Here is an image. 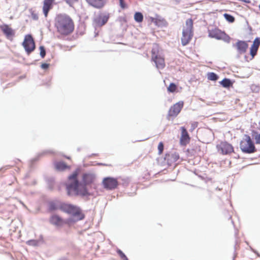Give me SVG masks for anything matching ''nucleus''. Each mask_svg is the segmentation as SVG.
I'll return each instance as SVG.
<instances>
[{"label": "nucleus", "instance_id": "obj_1", "mask_svg": "<svg viewBox=\"0 0 260 260\" xmlns=\"http://www.w3.org/2000/svg\"><path fill=\"white\" fill-rule=\"evenodd\" d=\"M79 169L75 170L68 176V182L66 189L69 196H80L82 197L90 195L87 186L92 184L95 179V175L91 173H84L82 175L81 182L78 180Z\"/></svg>", "mask_w": 260, "mask_h": 260}, {"label": "nucleus", "instance_id": "obj_2", "mask_svg": "<svg viewBox=\"0 0 260 260\" xmlns=\"http://www.w3.org/2000/svg\"><path fill=\"white\" fill-rule=\"evenodd\" d=\"M54 26L57 32L64 36L72 34L75 27L73 20L66 14H59L56 15L54 20Z\"/></svg>", "mask_w": 260, "mask_h": 260}, {"label": "nucleus", "instance_id": "obj_3", "mask_svg": "<svg viewBox=\"0 0 260 260\" xmlns=\"http://www.w3.org/2000/svg\"><path fill=\"white\" fill-rule=\"evenodd\" d=\"M193 20L192 19H188L186 20L185 24L183 26L182 36L181 38V43L183 46L188 44L193 36Z\"/></svg>", "mask_w": 260, "mask_h": 260}, {"label": "nucleus", "instance_id": "obj_4", "mask_svg": "<svg viewBox=\"0 0 260 260\" xmlns=\"http://www.w3.org/2000/svg\"><path fill=\"white\" fill-rule=\"evenodd\" d=\"M59 209L64 212L72 215L77 218V220H81L84 218L85 215L82 212L80 208L76 206L62 204L60 206Z\"/></svg>", "mask_w": 260, "mask_h": 260}, {"label": "nucleus", "instance_id": "obj_5", "mask_svg": "<svg viewBox=\"0 0 260 260\" xmlns=\"http://www.w3.org/2000/svg\"><path fill=\"white\" fill-rule=\"evenodd\" d=\"M151 53V60L155 63L156 68L158 69H163L166 66L165 58L159 52L158 45H154Z\"/></svg>", "mask_w": 260, "mask_h": 260}, {"label": "nucleus", "instance_id": "obj_6", "mask_svg": "<svg viewBox=\"0 0 260 260\" xmlns=\"http://www.w3.org/2000/svg\"><path fill=\"white\" fill-rule=\"evenodd\" d=\"M240 148L246 153H253L256 151L254 143L249 135H245L240 142Z\"/></svg>", "mask_w": 260, "mask_h": 260}, {"label": "nucleus", "instance_id": "obj_7", "mask_svg": "<svg viewBox=\"0 0 260 260\" xmlns=\"http://www.w3.org/2000/svg\"><path fill=\"white\" fill-rule=\"evenodd\" d=\"M22 45L28 55L32 52L36 48L35 41L32 36L29 34L25 36Z\"/></svg>", "mask_w": 260, "mask_h": 260}, {"label": "nucleus", "instance_id": "obj_8", "mask_svg": "<svg viewBox=\"0 0 260 260\" xmlns=\"http://www.w3.org/2000/svg\"><path fill=\"white\" fill-rule=\"evenodd\" d=\"M209 36L217 40H223L228 42L230 40V38L228 35L217 28L209 30Z\"/></svg>", "mask_w": 260, "mask_h": 260}, {"label": "nucleus", "instance_id": "obj_9", "mask_svg": "<svg viewBox=\"0 0 260 260\" xmlns=\"http://www.w3.org/2000/svg\"><path fill=\"white\" fill-rule=\"evenodd\" d=\"M104 187L107 190H113L118 186L117 179L113 177H106L102 181Z\"/></svg>", "mask_w": 260, "mask_h": 260}, {"label": "nucleus", "instance_id": "obj_10", "mask_svg": "<svg viewBox=\"0 0 260 260\" xmlns=\"http://www.w3.org/2000/svg\"><path fill=\"white\" fill-rule=\"evenodd\" d=\"M217 148L218 151L223 155L230 154L234 152V147L233 146L226 142H221L217 145Z\"/></svg>", "mask_w": 260, "mask_h": 260}, {"label": "nucleus", "instance_id": "obj_11", "mask_svg": "<svg viewBox=\"0 0 260 260\" xmlns=\"http://www.w3.org/2000/svg\"><path fill=\"white\" fill-rule=\"evenodd\" d=\"M184 102L179 101L171 106L169 110L168 117H176L183 107Z\"/></svg>", "mask_w": 260, "mask_h": 260}, {"label": "nucleus", "instance_id": "obj_12", "mask_svg": "<svg viewBox=\"0 0 260 260\" xmlns=\"http://www.w3.org/2000/svg\"><path fill=\"white\" fill-rule=\"evenodd\" d=\"M181 133L180 138V144L182 146H186L188 144L190 141V137L184 127H181L180 128Z\"/></svg>", "mask_w": 260, "mask_h": 260}, {"label": "nucleus", "instance_id": "obj_13", "mask_svg": "<svg viewBox=\"0 0 260 260\" xmlns=\"http://www.w3.org/2000/svg\"><path fill=\"white\" fill-rule=\"evenodd\" d=\"M0 29L8 39L11 41L13 40L15 31L11 27L7 24H3L0 26Z\"/></svg>", "mask_w": 260, "mask_h": 260}, {"label": "nucleus", "instance_id": "obj_14", "mask_svg": "<svg viewBox=\"0 0 260 260\" xmlns=\"http://www.w3.org/2000/svg\"><path fill=\"white\" fill-rule=\"evenodd\" d=\"M49 221L50 223L57 227H61L67 223L57 215H52L49 219Z\"/></svg>", "mask_w": 260, "mask_h": 260}, {"label": "nucleus", "instance_id": "obj_15", "mask_svg": "<svg viewBox=\"0 0 260 260\" xmlns=\"http://www.w3.org/2000/svg\"><path fill=\"white\" fill-rule=\"evenodd\" d=\"M109 18L107 15H100L93 19V23L96 27H101L107 22Z\"/></svg>", "mask_w": 260, "mask_h": 260}, {"label": "nucleus", "instance_id": "obj_16", "mask_svg": "<svg viewBox=\"0 0 260 260\" xmlns=\"http://www.w3.org/2000/svg\"><path fill=\"white\" fill-rule=\"evenodd\" d=\"M179 158V155L177 152L167 153L165 156V160L169 166L177 161Z\"/></svg>", "mask_w": 260, "mask_h": 260}, {"label": "nucleus", "instance_id": "obj_17", "mask_svg": "<svg viewBox=\"0 0 260 260\" xmlns=\"http://www.w3.org/2000/svg\"><path fill=\"white\" fill-rule=\"evenodd\" d=\"M55 0H44L43 5V12L47 18L49 11L52 9Z\"/></svg>", "mask_w": 260, "mask_h": 260}, {"label": "nucleus", "instance_id": "obj_18", "mask_svg": "<svg viewBox=\"0 0 260 260\" xmlns=\"http://www.w3.org/2000/svg\"><path fill=\"white\" fill-rule=\"evenodd\" d=\"M235 46L240 54L245 53L248 47V45L247 42L244 41H238Z\"/></svg>", "mask_w": 260, "mask_h": 260}, {"label": "nucleus", "instance_id": "obj_19", "mask_svg": "<svg viewBox=\"0 0 260 260\" xmlns=\"http://www.w3.org/2000/svg\"><path fill=\"white\" fill-rule=\"evenodd\" d=\"M91 6L96 9H102L106 4V0H85Z\"/></svg>", "mask_w": 260, "mask_h": 260}, {"label": "nucleus", "instance_id": "obj_20", "mask_svg": "<svg viewBox=\"0 0 260 260\" xmlns=\"http://www.w3.org/2000/svg\"><path fill=\"white\" fill-rule=\"evenodd\" d=\"M260 45V37L256 38L250 48V54L253 57L257 53Z\"/></svg>", "mask_w": 260, "mask_h": 260}, {"label": "nucleus", "instance_id": "obj_21", "mask_svg": "<svg viewBox=\"0 0 260 260\" xmlns=\"http://www.w3.org/2000/svg\"><path fill=\"white\" fill-rule=\"evenodd\" d=\"M55 168L58 171H64L66 169H70V167L62 161L57 162L55 164Z\"/></svg>", "mask_w": 260, "mask_h": 260}, {"label": "nucleus", "instance_id": "obj_22", "mask_svg": "<svg viewBox=\"0 0 260 260\" xmlns=\"http://www.w3.org/2000/svg\"><path fill=\"white\" fill-rule=\"evenodd\" d=\"M221 84L224 87L228 88L232 85V83L229 79L224 78L221 82Z\"/></svg>", "mask_w": 260, "mask_h": 260}, {"label": "nucleus", "instance_id": "obj_23", "mask_svg": "<svg viewBox=\"0 0 260 260\" xmlns=\"http://www.w3.org/2000/svg\"><path fill=\"white\" fill-rule=\"evenodd\" d=\"M134 19L137 22H142L143 20V15L140 12H136L134 15Z\"/></svg>", "mask_w": 260, "mask_h": 260}, {"label": "nucleus", "instance_id": "obj_24", "mask_svg": "<svg viewBox=\"0 0 260 260\" xmlns=\"http://www.w3.org/2000/svg\"><path fill=\"white\" fill-rule=\"evenodd\" d=\"M218 78V76L214 73L211 72L208 74V79L210 80L216 81Z\"/></svg>", "mask_w": 260, "mask_h": 260}, {"label": "nucleus", "instance_id": "obj_25", "mask_svg": "<svg viewBox=\"0 0 260 260\" xmlns=\"http://www.w3.org/2000/svg\"><path fill=\"white\" fill-rule=\"evenodd\" d=\"M167 89L170 92H174L176 90L177 86L174 83H171L167 88Z\"/></svg>", "mask_w": 260, "mask_h": 260}, {"label": "nucleus", "instance_id": "obj_26", "mask_svg": "<svg viewBox=\"0 0 260 260\" xmlns=\"http://www.w3.org/2000/svg\"><path fill=\"white\" fill-rule=\"evenodd\" d=\"M225 19L229 22L232 23L235 21V18L229 14L225 13L223 15Z\"/></svg>", "mask_w": 260, "mask_h": 260}, {"label": "nucleus", "instance_id": "obj_27", "mask_svg": "<svg viewBox=\"0 0 260 260\" xmlns=\"http://www.w3.org/2000/svg\"><path fill=\"white\" fill-rule=\"evenodd\" d=\"M157 149L158 150V154L161 155L164 149V145L162 142L159 143Z\"/></svg>", "mask_w": 260, "mask_h": 260}, {"label": "nucleus", "instance_id": "obj_28", "mask_svg": "<svg viewBox=\"0 0 260 260\" xmlns=\"http://www.w3.org/2000/svg\"><path fill=\"white\" fill-rule=\"evenodd\" d=\"M117 252L119 254L121 258L123 260H128L127 257L121 250H117Z\"/></svg>", "mask_w": 260, "mask_h": 260}, {"label": "nucleus", "instance_id": "obj_29", "mask_svg": "<svg viewBox=\"0 0 260 260\" xmlns=\"http://www.w3.org/2000/svg\"><path fill=\"white\" fill-rule=\"evenodd\" d=\"M39 49L40 51V56L42 58H44L46 55V51L44 46H41L39 47Z\"/></svg>", "mask_w": 260, "mask_h": 260}, {"label": "nucleus", "instance_id": "obj_30", "mask_svg": "<svg viewBox=\"0 0 260 260\" xmlns=\"http://www.w3.org/2000/svg\"><path fill=\"white\" fill-rule=\"evenodd\" d=\"M66 2L71 7H73L74 5L77 3L78 0H65Z\"/></svg>", "mask_w": 260, "mask_h": 260}, {"label": "nucleus", "instance_id": "obj_31", "mask_svg": "<svg viewBox=\"0 0 260 260\" xmlns=\"http://www.w3.org/2000/svg\"><path fill=\"white\" fill-rule=\"evenodd\" d=\"M31 18L34 20H37L39 19L38 15L35 13L34 11H32L31 13Z\"/></svg>", "mask_w": 260, "mask_h": 260}, {"label": "nucleus", "instance_id": "obj_32", "mask_svg": "<svg viewBox=\"0 0 260 260\" xmlns=\"http://www.w3.org/2000/svg\"><path fill=\"white\" fill-rule=\"evenodd\" d=\"M198 126V122H193L191 123V129L190 131L192 132Z\"/></svg>", "mask_w": 260, "mask_h": 260}, {"label": "nucleus", "instance_id": "obj_33", "mask_svg": "<svg viewBox=\"0 0 260 260\" xmlns=\"http://www.w3.org/2000/svg\"><path fill=\"white\" fill-rule=\"evenodd\" d=\"M120 6L122 9L127 8L126 5L125 4L124 0H119Z\"/></svg>", "mask_w": 260, "mask_h": 260}, {"label": "nucleus", "instance_id": "obj_34", "mask_svg": "<svg viewBox=\"0 0 260 260\" xmlns=\"http://www.w3.org/2000/svg\"><path fill=\"white\" fill-rule=\"evenodd\" d=\"M254 139L256 144H260V134L256 135L254 137Z\"/></svg>", "mask_w": 260, "mask_h": 260}, {"label": "nucleus", "instance_id": "obj_35", "mask_svg": "<svg viewBox=\"0 0 260 260\" xmlns=\"http://www.w3.org/2000/svg\"><path fill=\"white\" fill-rule=\"evenodd\" d=\"M49 64L48 63H44L41 64V68L43 69H47L49 68Z\"/></svg>", "mask_w": 260, "mask_h": 260}, {"label": "nucleus", "instance_id": "obj_36", "mask_svg": "<svg viewBox=\"0 0 260 260\" xmlns=\"http://www.w3.org/2000/svg\"><path fill=\"white\" fill-rule=\"evenodd\" d=\"M50 210H54L57 209V208L55 207V205L53 204H51L49 207Z\"/></svg>", "mask_w": 260, "mask_h": 260}, {"label": "nucleus", "instance_id": "obj_37", "mask_svg": "<svg viewBox=\"0 0 260 260\" xmlns=\"http://www.w3.org/2000/svg\"><path fill=\"white\" fill-rule=\"evenodd\" d=\"M259 10H260V4L258 6Z\"/></svg>", "mask_w": 260, "mask_h": 260}, {"label": "nucleus", "instance_id": "obj_38", "mask_svg": "<svg viewBox=\"0 0 260 260\" xmlns=\"http://www.w3.org/2000/svg\"><path fill=\"white\" fill-rule=\"evenodd\" d=\"M66 158H67V159H70V157H66Z\"/></svg>", "mask_w": 260, "mask_h": 260}]
</instances>
